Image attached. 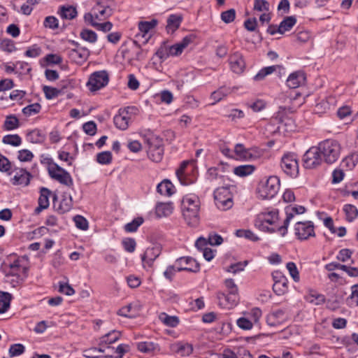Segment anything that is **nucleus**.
<instances>
[{
  "instance_id": "obj_60",
  "label": "nucleus",
  "mask_w": 358,
  "mask_h": 358,
  "mask_svg": "<svg viewBox=\"0 0 358 358\" xmlns=\"http://www.w3.org/2000/svg\"><path fill=\"white\" fill-rule=\"evenodd\" d=\"M34 157L33 153L27 149H23L18 151V159L20 162H30Z\"/></svg>"
},
{
  "instance_id": "obj_34",
  "label": "nucleus",
  "mask_w": 358,
  "mask_h": 358,
  "mask_svg": "<svg viewBox=\"0 0 358 358\" xmlns=\"http://www.w3.org/2000/svg\"><path fill=\"white\" fill-rule=\"evenodd\" d=\"M20 127V122L14 115H8L3 124V128L6 131H11Z\"/></svg>"
},
{
  "instance_id": "obj_61",
  "label": "nucleus",
  "mask_w": 358,
  "mask_h": 358,
  "mask_svg": "<svg viewBox=\"0 0 358 358\" xmlns=\"http://www.w3.org/2000/svg\"><path fill=\"white\" fill-rule=\"evenodd\" d=\"M43 25L46 28L55 29L58 27V20L54 16H48L45 18Z\"/></svg>"
},
{
  "instance_id": "obj_37",
  "label": "nucleus",
  "mask_w": 358,
  "mask_h": 358,
  "mask_svg": "<svg viewBox=\"0 0 358 358\" xmlns=\"http://www.w3.org/2000/svg\"><path fill=\"white\" fill-rule=\"evenodd\" d=\"M232 294H230V292H229L227 294L223 293V292H219L217 294V299L220 301V303H222L223 301H226V303L224 304L225 306H235L237 302H238V294H236V299L234 301L233 299L231 298L232 296Z\"/></svg>"
},
{
  "instance_id": "obj_20",
  "label": "nucleus",
  "mask_w": 358,
  "mask_h": 358,
  "mask_svg": "<svg viewBox=\"0 0 358 358\" xmlns=\"http://www.w3.org/2000/svg\"><path fill=\"white\" fill-rule=\"evenodd\" d=\"M51 192L46 187H42L40 191V196L38 198V206L35 209L36 214L40 213L43 210L46 209L49 206V196Z\"/></svg>"
},
{
  "instance_id": "obj_17",
  "label": "nucleus",
  "mask_w": 358,
  "mask_h": 358,
  "mask_svg": "<svg viewBox=\"0 0 358 358\" xmlns=\"http://www.w3.org/2000/svg\"><path fill=\"white\" fill-rule=\"evenodd\" d=\"M306 76L301 71L292 73L287 79L286 83L287 87L291 89H295L305 83Z\"/></svg>"
},
{
  "instance_id": "obj_16",
  "label": "nucleus",
  "mask_w": 358,
  "mask_h": 358,
  "mask_svg": "<svg viewBox=\"0 0 358 358\" xmlns=\"http://www.w3.org/2000/svg\"><path fill=\"white\" fill-rule=\"evenodd\" d=\"M229 61L231 69L234 73H241L243 71L245 67V62L241 53L235 52L230 55Z\"/></svg>"
},
{
  "instance_id": "obj_4",
  "label": "nucleus",
  "mask_w": 358,
  "mask_h": 358,
  "mask_svg": "<svg viewBox=\"0 0 358 358\" xmlns=\"http://www.w3.org/2000/svg\"><path fill=\"white\" fill-rule=\"evenodd\" d=\"M278 220V211L271 210L259 214L255 220V225L260 230L268 233H274L278 228L269 227L267 224L273 225Z\"/></svg>"
},
{
  "instance_id": "obj_55",
  "label": "nucleus",
  "mask_w": 358,
  "mask_h": 358,
  "mask_svg": "<svg viewBox=\"0 0 358 358\" xmlns=\"http://www.w3.org/2000/svg\"><path fill=\"white\" fill-rule=\"evenodd\" d=\"M235 17L236 10L234 8L229 9L221 13L222 20L227 24L232 22L234 20Z\"/></svg>"
},
{
  "instance_id": "obj_2",
  "label": "nucleus",
  "mask_w": 358,
  "mask_h": 358,
  "mask_svg": "<svg viewBox=\"0 0 358 358\" xmlns=\"http://www.w3.org/2000/svg\"><path fill=\"white\" fill-rule=\"evenodd\" d=\"M317 146L325 163L334 164L339 158L341 147L337 141L327 139L320 142Z\"/></svg>"
},
{
  "instance_id": "obj_51",
  "label": "nucleus",
  "mask_w": 358,
  "mask_h": 358,
  "mask_svg": "<svg viewBox=\"0 0 358 358\" xmlns=\"http://www.w3.org/2000/svg\"><path fill=\"white\" fill-rule=\"evenodd\" d=\"M96 161L101 164H109L112 161L111 152L110 151H104L97 154Z\"/></svg>"
},
{
  "instance_id": "obj_6",
  "label": "nucleus",
  "mask_w": 358,
  "mask_h": 358,
  "mask_svg": "<svg viewBox=\"0 0 358 358\" xmlns=\"http://www.w3.org/2000/svg\"><path fill=\"white\" fill-rule=\"evenodd\" d=\"M109 77L106 71H96L90 76L87 86L91 92H95L107 85Z\"/></svg>"
},
{
  "instance_id": "obj_63",
  "label": "nucleus",
  "mask_w": 358,
  "mask_h": 358,
  "mask_svg": "<svg viewBox=\"0 0 358 358\" xmlns=\"http://www.w3.org/2000/svg\"><path fill=\"white\" fill-rule=\"evenodd\" d=\"M83 129L87 134H88L90 136H93L96 134V124H95L94 122L90 121V122H85L83 125Z\"/></svg>"
},
{
  "instance_id": "obj_32",
  "label": "nucleus",
  "mask_w": 358,
  "mask_h": 358,
  "mask_svg": "<svg viewBox=\"0 0 358 358\" xmlns=\"http://www.w3.org/2000/svg\"><path fill=\"white\" fill-rule=\"evenodd\" d=\"M255 167L253 165H241L234 169L235 175L240 177H245L253 173Z\"/></svg>"
},
{
  "instance_id": "obj_35",
  "label": "nucleus",
  "mask_w": 358,
  "mask_h": 358,
  "mask_svg": "<svg viewBox=\"0 0 358 358\" xmlns=\"http://www.w3.org/2000/svg\"><path fill=\"white\" fill-rule=\"evenodd\" d=\"M231 92V90L229 87L223 86L220 87L217 90L212 92L210 97L215 101V102H218Z\"/></svg>"
},
{
  "instance_id": "obj_9",
  "label": "nucleus",
  "mask_w": 358,
  "mask_h": 358,
  "mask_svg": "<svg viewBox=\"0 0 358 358\" xmlns=\"http://www.w3.org/2000/svg\"><path fill=\"white\" fill-rule=\"evenodd\" d=\"M281 168L291 177H296L299 173V164L296 157L293 153L285 155L281 159Z\"/></svg>"
},
{
  "instance_id": "obj_36",
  "label": "nucleus",
  "mask_w": 358,
  "mask_h": 358,
  "mask_svg": "<svg viewBox=\"0 0 358 358\" xmlns=\"http://www.w3.org/2000/svg\"><path fill=\"white\" fill-rule=\"evenodd\" d=\"M157 24V20L152 19L151 21H141L138 23V29L142 33V36L144 37L150 30L153 29Z\"/></svg>"
},
{
  "instance_id": "obj_19",
  "label": "nucleus",
  "mask_w": 358,
  "mask_h": 358,
  "mask_svg": "<svg viewBox=\"0 0 358 358\" xmlns=\"http://www.w3.org/2000/svg\"><path fill=\"white\" fill-rule=\"evenodd\" d=\"M137 348L141 352L153 355L160 351L158 343L152 341L141 342L137 344Z\"/></svg>"
},
{
  "instance_id": "obj_46",
  "label": "nucleus",
  "mask_w": 358,
  "mask_h": 358,
  "mask_svg": "<svg viewBox=\"0 0 358 358\" xmlns=\"http://www.w3.org/2000/svg\"><path fill=\"white\" fill-rule=\"evenodd\" d=\"M188 164H189L188 161L182 162L180 164V168L176 171V176H177L180 182L182 185H189L190 184H192V182H187V181H185L183 179L185 169H186Z\"/></svg>"
},
{
  "instance_id": "obj_29",
  "label": "nucleus",
  "mask_w": 358,
  "mask_h": 358,
  "mask_svg": "<svg viewBox=\"0 0 358 358\" xmlns=\"http://www.w3.org/2000/svg\"><path fill=\"white\" fill-rule=\"evenodd\" d=\"M59 14L62 18L72 20L77 16L78 12L72 6H62L60 7Z\"/></svg>"
},
{
  "instance_id": "obj_38",
  "label": "nucleus",
  "mask_w": 358,
  "mask_h": 358,
  "mask_svg": "<svg viewBox=\"0 0 358 358\" xmlns=\"http://www.w3.org/2000/svg\"><path fill=\"white\" fill-rule=\"evenodd\" d=\"M43 92L45 94V98L48 100L52 99L63 94L62 90L47 85L43 87Z\"/></svg>"
},
{
  "instance_id": "obj_59",
  "label": "nucleus",
  "mask_w": 358,
  "mask_h": 358,
  "mask_svg": "<svg viewBox=\"0 0 358 358\" xmlns=\"http://www.w3.org/2000/svg\"><path fill=\"white\" fill-rule=\"evenodd\" d=\"M42 52L41 48L38 45H34L31 47H29L24 55L27 57L35 58L41 55Z\"/></svg>"
},
{
  "instance_id": "obj_12",
  "label": "nucleus",
  "mask_w": 358,
  "mask_h": 358,
  "mask_svg": "<svg viewBox=\"0 0 358 358\" xmlns=\"http://www.w3.org/2000/svg\"><path fill=\"white\" fill-rule=\"evenodd\" d=\"M177 271H187L196 273L199 271L200 265L196 259L190 257H182L178 258L176 262Z\"/></svg>"
},
{
  "instance_id": "obj_43",
  "label": "nucleus",
  "mask_w": 358,
  "mask_h": 358,
  "mask_svg": "<svg viewBox=\"0 0 358 358\" xmlns=\"http://www.w3.org/2000/svg\"><path fill=\"white\" fill-rule=\"evenodd\" d=\"M2 142L17 147L21 145L22 138L17 134H8L3 137Z\"/></svg>"
},
{
  "instance_id": "obj_52",
  "label": "nucleus",
  "mask_w": 358,
  "mask_h": 358,
  "mask_svg": "<svg viewBox=\"0 0 358 358\" xmlns=\"http://www.w3.org/2000/svg\"><path fill=\"white\" fill-rule=\"evenodd\" d=\"M306 299L315 305H321L325 302V296L323 294L310 293L306 296Z\"/></svg>"
},
{
  "instance_id": "obj_40",
  "label": "nucleus",
  "mask_w": 358,
  "mask_h": 358,
  "mask_svg": "<svg viewBox=\"0 0 358 358\" xmlns=\"http://www.w3.org/2000/svg\"><path fill=\"white\" fill-rule=\"evenodd\" d=\"M72 208V198L71 196H64L59 203L57 210L61 213H65L69 211Z\"/></svg>"
},
{
  "instance_id": "obj_7",
  "label": "nucleus",
  "mask_w": 358,
  "mask_h": 358,
  "mask_svg": "<svg viewBox=\"0 0 358 358\" xmlns=\"http://www.w3.org/2000/svg\"><path fill=\"white\" fill-rule=\"evenodd\" d=\"M286 218L284 220L283 225L278 227V231L282 236H285L287 233V228L290 221L294 219L296 215H301L306 212V208L303 206L294 205L287 206L285 208Z\"/></svg>"
},
{
  "instance_id": "obj_58",
  "label": "nucleus",
  "mask_w": 358,
  "mask_h": 358,
  "mask_svg": "<svg viewBox=\"0 0 358 358\" xmlns=\"http://www.w3.org/2000/svg\"><path fill=\"white\" fill-rule=\"evenodd\" d=\"M224 284L227 288L228 289L229 292H230V294H232V301H234V300L236 299V294H238V287L235 284L234 280L231 278L227 279L224 281Z\"/></svg>"
},
{
  "instance_id": "obj_47",
  "label": "nucleus",
  "mask_w": 358,
  "mask_h": 358,
  "mask_svg": "<svg viewBox=\"0 0 358 358\" xmlns=\"http://www.w3.org/2000/svg\"><path fill=\"white\" fill-rule=\"evenodd\" d=\"M215 203L217 208L222 210H227L233 206L232 198H224L220 200H215Z\"/></svg>"
},
{
  "instance_id": "obj_1",
  "label": "nucleus",
  "mask_w": 358,
  "mask_h": 358,
  "mask_svg": "<svg viewBox=\"0 0 358 358\" xmlns=\"http://www.w3.org/2000/svg\"><path fill=\"white\" fill-rule=\"evenodd\" d=\"M200 205V199L196 194H187L182 198V215L188 225L195 227L198 224Z\"/></svg>"
},
{
  "instance_id": "obj_18",
  "label": "nucleus",
  "mask_w": 358,
  "mask_h": 358,
  "mask_svg": "<svg viewBox=\"0 0 358 358\" xmlns=\"http://www.w3.org/2000/svg\"><path fill=\"white\" fill-rule=\"evenodd\" d=\"M31 174L24 169H20L16 171L12 178V183L14 185H22L27 186L29 184Z\"/></svg>"
},
{
  "instance_id": "obj_5",
  "label": "nucleus",
  "mask_w": 358,
  "mask_h": 358,
  "mask_svg": "<svg viewBox=\"0 0 358 358\" xmlns=\"http://www.w3.org/2000/svg\"><path fill=\"white\" fill-rule=\"evenodd\" d=\"M148 145V156L153 162H159L163 158L164 146L162 138L151 135L145 138Z\"/></svg>"
},
{
  "instance_id": "obj_24",
  "label": "nucleus",
  "mask_w": 358,
  "mask_h": 358,
  "mask_svg": "<svg viewBox=\"0 0 358 358\" xmlns=\"http://www.w3.org/2000/svg\"><path fill=\"white\" fill-rule=\"evenodd\" d=\"M182 17L178 15H171L167 19L166 27L167 32H174L180 25Z\"/></svg>"
},
{
  "instance_id": "obj_21",
  "label": "nucleus",
  "mask_w": 358,
  "mask_h": 358,
  "mask_svg": "<svg viewBox=\"0 0 358 358\" xmlns=\"http://www.w3.org/2000/svg\"><path fill=\"white\" fill-rule=\"evenodd\" d=\"M27 269L26 267H22L20 264L18 259L13 262L10 264L8 271H5V275H22L24 274V277H27Z\"/></svg>"
},
{
  "instance_id": "obj_22",
  "label": "nucleus",
  "mask_w": 358,
  "mask_h": 358,
  "mask_svg": "<svg viewBox=\"0 0 358 358\" xmlns=\"http://www.w3.org/2000/svg\"><path fill=\"white\" fill-rule=\"evenodd\" d=\"M296 23V18L295 16H288L285 17L278 25V33L283 34L285 31L291 30Z\"/></svg>"
},
{
  "instance_id": "obj_62",
  "label": "nucleus",
  "mask_w": 358,
  "mask_h": 358,
  "mask_svg": "<svg viewBox=\"0 0 358 358\" xmlns=\"http://www.w3.org/2000/svg\"><path fill=\"white\" fill-rule=\"evenodd\" d=\"M59 292L67 296H71L75 293L73 287L66 282H59Z\"/></svg>"
},
{
  "instance_id": "obj_3",
  "label": "nucleus",
  "mask_w": 358,
  "mask_h": 358,
  "mask_svg": "<svg viewBox=\"0 0 358 358\" xmlns=\"http://www.w3.org/2000/svg\"><path fill=\"white\" fill-rule=\"evenodd\" d=\"M280 179L275 176H269L265 181H261L257 187V193L263 199L273 198L280 189Z\"/></svg>"
},
{
  "instance_id": "obj_14",
  "label": "nucleus",
  "mask_w": 358,
  "mask_h": 358,
  "mask_svg": "<svg viewBox=\"0 0 358 358\" xmlns=\"http://www.w3.org/2000/svg\"><path fill=\"white\" fill-rule=\"evenodd\" d=\"M135 109L134 108L127 107V108L120 109L118 114L115 115L113 122L117 128L121 130H126L129 127V110Z\"/></svg>"
},
{
  "instance_id": "obj_64",
  "label": "nucleus",
  "mask_w": 358,
  "mask_h": 358,
  "mask_svg": "<svg viewBox=\"0 0 358 358\" xmlns=\"http://www.w3.org/2000/svg\"><path fill=\"white\" fill-rule=\"evenodd\" d=\"M1 48L2 50L8 52H12L15 50V43L12 40L10 39H4L1 41Z\"/></svg>"
},
{
  "instance_id": "obj_54",
  "label": "nucleus",
  "mask_w": 358,
  "mask_h": 358,
  "mask_svg": "<svg viewBox=\"0 0 358 358\" xmlns=\"http://www.w3.org/2000/svg\"><path fill=\"white\" fill-rule=\"evenodd\" d=\"M236 235L238 237H244L252 241H257L259 238L250 230L238 229L236 231Z\"/></svg>"
},
{
  "instance_id": "obj_57",
  "label": "nucleus",
  "mask_w": 358,
  "mask_h": 358,
  "mask_svg": "<svg viewBox=\"0 0 358 358\" xmlns=\"http://www.w3.org/2000/svg\"><path fill=\"white\" fill-rule=\"evenodd\" d=\"M73 220L77 228L81 230L88 229V222L84 217L78 215L73 217Z\"/></svg>"
},
{
  "instance_id": "obj_50",
  "label": "nucleus",
  "mask_w": 358,
  "mask_h": 358,
  "mask_svg": "<svg viewBox=\"0 0 358 358\" xmlns=\"http://www.w3.org/2000/svg\"><path fill=\"white\" fill-rule=\"evenodd\" d=\"M105 349L102 348H92L84 351V356L87 358H99L101 353L103 352Z\"/></svg>"
},
{
  "instance_id": "obj_41",
  "label": "nucleus",
  "mask_w": 358,
  "mask_h": 358,
  "mask_svg": "<svg viewBox=\"0 0 358 358\" xmlns=\"http://www.w3.org/2000/svg\"><path fill=\"white\" fill-rule=\"evenodd\" d=\"M80 38L90 43H94L97 41V34L92 30L83 29L80 34Z\"/></svg>"
},
{
  "instance_id": "obj_31",
  "label": "nucleus",
  "mask_w": 358,
  "mask_h": 358,
  "mask_svg": "<svg viewBox=\"0 0 358 358\" xmlns=\"http://www.w3.org/2000/svg\"><path fill=\"white\" fill-rule=\"evenodd\" d=\"M159 318L165 325L170 327H176L179 324V319L177 316H170L166 313H162Z\"/></svg>"
},
{
  "instance_id": "obj_27",
  "label": "nucleus",
  "mask_w": 358,
  "mask_h": 358,
  "mask_svg": "<svg viewBox=\"0 0 358 358\" xmlns=\"http://www.w3.org/2000/svg\"><path fill=\"white\" fill-rule=\"evenodd\" d=\"M281 67L278 65H273L270 66H266L262 69L255 76L254 80L255 81H260L265 78V77L268 75L273 73L277 69H280Z\"/></svg>"
},
{
  "instance_id": "obj_10",
  "label": "nucleus",
  "mask_w": 358,
  "mask_h": 358,
  "mask_svg": "<svg viewBox=\"0 0 358 358\" xmlns=\"http://www.w3.org/2000/svg\"><path fill=\"white\" fill-rule=\"evenodd\" d=\"M295 235L301 241L307 240L310 237H314V224L311 221H298L294 226Z\"/></svg>"
},
{
  "instance_id": "obj_8",
  "label": "nucleus",
  "mask_w": 358,
  "mask_h": 358,
  "mask_svg": "<svg viewBox=\"0 0 358 358\" xmlns=\"http://www.w3.org/2000/svg\"><path fill=\"white\" fill-rule=\"evenodd\" d=\"M323 158L318 146L309 148L303 155V165L306 169H314L322 164Z\"/></svg>"
},
{
  "instance_id": "obj_30",
  "label": "nucleus",
  "mask_w": 358,
  "mask_h": 358,
  "mask_svg": "<svg viewBox=\"0 0 358 358\" xmlns=\"http://www.w3.org/2000/svg\"><path fill=\"white\" fill-rule=\"evenodd\" d=\"M12 295L8 292H0V313H4L10 307Z\"/></svg>"
},
{
  "instance_id": "obj_26",
  "label": "nucleus",
  "mask_w": 358,
  "mask_h": 358,
  "mask_svg": "<svg viewBox=\"0 0 358 358\" xmlns=\"http://www.w3.org/2000/svg\"><path fill=\"white\" fill-rule=\"evenodd\" d=\"M121 334L118 331L113 330L100 338L99 345H110L116 342L120 337Z\"/></svg>"
},
{
  "instance_id": "obj_33",
  "label": "nucleus",
  "mask_w": 358,
  "mask_h": 358,
  "mask_svg": "<svg viewBox=\"0 0 358 358\" xmlns=\"http://www.w3.org/2000/svg\"><path fill=\"white\" fill-rule=\"evenodd\" d=\"M343 211L345 213L346 220L350 222L355 220L358 216V209L354 205L345 204L343 206Z\"/></svg>"
},
{
  "instance_id": "obj_56",
  "label": "nucleus",
  "mask_w": 358,
  "mask_h": 358,
  "mask_svg": "<svg viewBox=\"0 0 358 358\" xmlns=\"http://www.w3.org/2000/svg\"><path fill=\"white\" fill-rule=\"evenodd\" d=\"M287 269L295 282L299 281V273L296 264L294 262H288L286 265Z\"/></svg>"
},
{
  "instance_id": "obj_39",
  "label": "nucleus",
  "mask_w": 358,
  "mask_h": 358,
  "mask_svg": "<svg viewBox=\"0 0 358 358\" xmlns=\"http://www.w3.org/2000/svg\"><path fill=\"white\" fill-rule=\"evenodd\" d=\"M69 55L74 59H80L81 60H85L89 56L90 52L86 48H80L77 49H72L70 51Z\"/></svg>"
},
{
  "instance_id": "obj_28",
  "label": "nucleus",
  "mask_w": 358,
  "mask_h": 358,
  "mask_svg": "<svg viewBox=\"0 0 358 358\" xmlns=\"http://www.w3.org/2000/svg\"><path fill=\"white\" fill-rule=\"evenodd\" d=\"M52 178L55 180H57L61 184L65 185L69 187L73 185V179L69 173L67 172L66 171H63L62 173H59V175H55L52 171Z\"/></svg>"
},
{
  "instance_id": "obj_15",
  "label": "nucleus",
  "mask_w": 358,
  "mask_h": 358,
  "mask_svg": "<svg viewBox=\"0 0 358 358\" xmlns=\"http://www.w3.org/2000/svg\"><path fill=\"white\" fill-rule=\"evenodd\" d=\"M162 251V246L159 244H155L146 249L141 257L142 262L146 263L148 266H152L154 261L159 256Z\"/></svg>"
},
{
  "instance_id": "obj_42",
  "label": "nucleus",
  "mask_w": 358,
  "mask_h": 358,
  "mask_svg": "<svg viewBox=\"0 0 358 358\" xmlns=\"http://www.w3.org/2000/svg\"><path fill=\"white\" fill-rule=\"evenodd\" d=\"M27 139L30 143H39L43 141L44 136L39 129H36L27 133Z\"/></svg>"
},
{
  "instance_id": "obj_45",
  "label": "nucleus",
  "mask_w": 358,
  "mask_h": 358,
  "mask_svg": "<svg viewBox=\"0 0 358 358\" xmlns=\"http://www.w3.org/2000/svg\"><path fill=\"white\" fill-rule=\"evenodd\" d=\"M143 223V219L141 217L135 218L131 222L124 226V229L127 232H134Z\"/></svg>"
},
{
  "instance_id": "obj_23",
  "label": "nucleus",
  "mask_w": 358,
  "mask_h": 358,
  "mask_svg": "<svg viewBox=\"0 0 358 358\" xmlns=\"http://www.w3.org/2000/svg\"><path fill=\"white\" fill-rule=\"evenodd\" d=\"M173 212V206L170 203H159L155 207L157 217H167Z\"/></svg>"
},
{
  "instance_id": "obj_49",
  "label": "nucleus",
  "mask_w": 358,
  "mask_h": 358,
  "mask_svg": "<svg viewBox=\"0 0 358 358\" xmlns=\"http://www.w3.org/2000/svg\"><path fill=\"white\" fill-rule=\"evenodd\" d=\"M25 348L22 344L15 343L10 346L8 353L10 357L19 356L24 353Z\"/></svg>"
},
{
  "instance_id": "obj_13",
  "label": "nucleus",
  "mask_w": 358,
  "mask_h": 358,
  "mask_svg": "<svg viewBox=\"0 0 358 358\" xmlns=\"http://www.w3.org/2000/svg\"><path fill=\"white\" fill-rule=\"evenodd\" d=\"M273 290L277 295H282L288 291V280L285 275L280 272H275L273 274Z\"/></svg>"
},
{
  "instance_id": "obj_53",
  "label": "nucleus",
  "mask_w": 358,
  "mask_h": 358,
  "mask_svg": "<svg viewBox=\"0 0 358 358\" xmlns=\"http://www.w3.org/2000/svg\"><path fill=\"white\" fill-rule=\"evenodd\" d=\"M24 276L22 275H5V281L11 285L13 287H16L21 285L24 281Z\"/></svg>"
},
{
  "instance_id": "obj_11",
  "label": "nucleus",
  "mask_w": 358,
  "mask_h": 358,
  "mask_svg": "<svg viewBox=\"0 0 358 358\" xmlns=\"http://www.w3.org/2000/svg\"><path fill=\"white\" fill-rule=\"evenodd\" d=\"M234 153L238 159L243 160L256 159L262 155L261 151L257 148L248 149L242 143L236 144Z\"/></svg>"
},
{
  "instance_id": "obj_48",
  "label": "nucleus",
  "mask_w": 358,
  "mask_h": 358,
  "mask_svg": "<svg viewBox=\"0 0 358 358\" xmlns=\"http://www.w3.org/2000/svg\"><path fill=\"white\" fill-rule=\"evenodd\" d=\"M41 106L39 103L30 104L22 109V113L26 116H31L40 112Z\"/></svg>"
},
{
  "instance_id": "obj_25",
  "label": "nucleus",
  "mask_w": 358,
  "mask_h": 358,
  "mask_svg": "<svg viewBox=\"0 0 358 358\" xmlns=\"http://www.w3.org/2000/svg\"><path fill=\"white\" fill-rule=\"evenodd\" d=\"M173 187L171 181L164 180L157 185V189L162 195L171 196L174 193Z\"/></svg>"
},
{
  "instance_id": "obj_44",
  "label": "nucleus",
  "mask_w": 358,
  "mask_h": 358,
  "mask_svg": "<svg viewBox=\"0 0 358 358\" xmlns=\"http://www.w3.org/2000/svg\"><path fill=\"white\" fill-rule=\"evenodd\" d=\"M224 198H232L229 187H221L214 191V199L220 200Z\"/></svg>"
}]
</instances>
